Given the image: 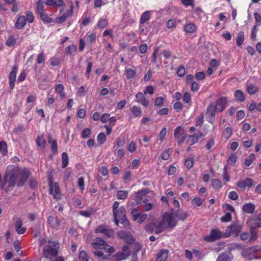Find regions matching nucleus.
Here are the masks:
<instances>
[{"instance_id": "obj_1", "label": "nucleus", "mask_w": 261, "mask_h": 261, "mask_svg": "<svg viewBox=\"0 0 261 261\" xmlns=\"http://www.w3.org/2000/svg\"><path fill=\"white\" fill-rule=\"evenodd\" d=\"M92 247L96 249L94 254L101 257L102 261H114V248L109 246L101 238H96L92 243Z\"/></svg>"}, {"instance_id": "obj_2", "label": "nucleus", "mask_w": 261, "mask_h": 261, "mask_svg": "<svg viewBox=\"0 0 261 261\" xmlns=\"http://www.w3.org/2000/svg\"><path fill=\"white\" fill-rule=\"evenodd\" d=\"M60 245L58 241L49 240L47 245L43 247L42 250L43 256L47 259H51L58 256Z\"/></svg>"}, {"instance_id": "obj_3", "label": "nucleus", "mask_w": 261, "mask_h": 261, "mask_svg": "<svg viewBox=\"0 0 261 261\" xmlns=\"http://www.w3.org/2000/svg\"><path fill=\"white\" fill-rule=\"evenodd\" d=\"M119 204L118 202L115 201V225L121 224V227L128 228H129V223L126 218L125 208L122 206L117 210Z\"/></svg>"}, {"instance_id": "obj_4", "label": "nucleus", "mask_w": 261, "mask_h": 261, "mask_svg": "<svg viewBox=\"0 0 261 261\" xmlns=\"http://www.w3.org/2000/svg\"><path fill=\"white\" fill-rule=\"evenodd\" d=\"M242 256L248 260L260 259L261 258V247L258 245L244 248L242 252Z\"/></svg>"}, {"instance_id": "obj_5", "label": "nucleus", "mask_w": 261, "mask_h": 261, "mask_svg": "<svg viewBox=\"0 0 261 261\" xmlns=\"http://www.w3.org/2000/svg\"><path fill=\"white\" fill-rule=\"evenodd\" d=\"M18 173L16 172L15 168L13 170L6 173L4 176V182L2 185V187L4 188L5 186H7L9 188L14 187L18 180Z\"/></svg>"}, {"instance_id": "obj_6", "label": "nucleus", "mask_w": 261, "mask_h": 261, "mask_svg": "<svg viewBox=\"0 0 261 261\" xmlns=\"http://www.w3.org/2000/svg\"><path fill=\"white\" fill-rule=\"evenodd\" d=\"M16 172L18 173V179L17 186L18 187H22L25 183L28 178L31 175V172L29 168L24 167L23 169H20L18 167H16Z\"/></svg>"}, {"instance_id": "obj_7", "label": "nucleus", "mask_w": 261, "mask_h": 261, "mask_svg": "<svg viewBox=\"0 0 261 261\" xmlns=\"http://www.w3.org/2000/svg\"><path fill=\"white\" fill-rule=\"evenodd\" d=\"M48 182L49 188V193L52 194L54 198L56 199H60L61 193L57 182H54L51 175L48 176Z\"/></svg>"}, {"instance_id": "obj_8", "label": "nucleus", "mask_w": 261, "mask_h": 261, "mask_svg": "<svg viewBox=\"0 0 261 261\" xmlns=\"http://www.w3.org/2000/svg\"><path fill=\"white\" fill-rule=\"evenodd\" d=\"M174 137L178 145H181L187 138V134L181 126H178L174 130Z\"/></svg>"}, {"instance_id": "obj_9", "label": "nucleus", "mask_w": 261, "mask_h": 261, "mask_svg": "<svg viewBox=\"0 0 261 261\" xmlns=\"http://www.w3.org/2000/svg\"><path fill=\"white\" fill-rule=\"evenodd\" d=\"M223 237L222 232L218 229H213L209 235L204 237V240L206 242H213L221 239Z\"/></svg>"}, {"instance_id": "obj_10", "label": "nucleus", "mask_w": 261, "mask_h": 261, "mask_svg": "<svg viewBox=\"0 0 261 261\" xmlns=\"http://www.w3.org/2000/svg\"><path fill=\"white\" fill-rule=\"evenodd\" d=\"M216 112L217 110L215 109L214 103L213 102L210 103L206 110V117L210 123H214Z\"/></svg>"}, {"instance_id": "obj_11", "label": "nucleus", "mask_w": 261, "mask_h": 261, "mask_svg": "<svg viewBox=\"0 0 261 261\" xmlns=\"http://www.w3.org/2000/svg\"><path fill=\"white\" fill-rule=\"evenodd\" d=\"M203 137V133L200 131H198L197 133H195L192 135H188L187 140L186 141V144L189 146H192L198 142V140Z\"/></svg>"}, {"instance_id": "obj_12", "label": "nucleus", "mask_w": 261, "mask_h": 261, "mask_svg": "<svg viewBox=\"0 0 261 261\" xmlns=\"http://www.w3.org/2000/svg\"><path fill=\"white\" fill-rule=\"evenodd\" d=\"M162 220L165 224L167 223V227L171 228H174L177 224L176 220L173 218V214L169 212L165 213L164 214Z\"/></svg>"}, {"instance_id": "obj_13", "label": "nucleus", "mask_w": 261, "mask_h": 261, "mask_svg": "<svg viewBox=\"0 0 261 261\" xmlns=\"http://www.w3.org/2000/svg\"><path fill=\"white\" fill-rule=\"evenodd\" d=\"M95 232L102 233L108 238H110L113 235L114 231L106 224H101L96 228Z\"/></svg>"}, {"instance_id": "obj_14", "label": "nucleus", "mask_w": 261, "mask_h": 261, "mask_svg": "<svg viewBox=\"0 0 261 261\" xmlns=\"http://www.w3.org/2000/svg\"><path fill=\"white\" fill-rule=\"evenodd\" d=\"M228 102V100L227 97H220L216 101L215 109L217 110L218 112L221 113L225 110Z\"/></svg>"}, {"instance_id": "obj_15", "label": "nucleus", "mask_w": 261, "mask_h": 261, "mask_svg": "<svg viewBox=\"0 0 261 261\" xmlns=\"http://www.w3.org/2000/svg\"><path fill=\"white\" fill-rule=\"evenodd\" d=\"M241 228L240 226L237 224H232L229 227H227L225 232L224 234L225 238H228L230 236L231 234H234L235 236H237L241 231Z\"/></svg>"}, {"instance_id": "obj_16", "label": "nucleus", "mask_w": 261, "mask_h": 261, "mask_svg": "<svg viewBox=\"0 0 261 261\" xmlns=\"http://www.w3.org/2000/svg\"><path fill=\"white\" fill-rule=\"evenodd\" d=\"M18 68V67L17 65H14L12 67V70L9 75V83L10 88L11 90H13L15 87V83L16 81Z\"/></svg>"}, {"instance_id": "obj_17", "label": "nucleus", "mask_w": 261, "mask_h": 261, "mask_svg": "<svg viewBox=\"0 0 261 261\" xmlns=\"http://www.w3.org/2000/svg\"><path fill=\"white\" fill-rule=\"evenodd\" d=\"M237 185L242 191H245L247 188H250L253 186V180L250 178H246L244 180H239L237 182Z\"/></svg>"}, {"instance_id": "obj_18", "label": "nucleus", "mask_w": 261, "mask_h": 261, "mask_svg": "<svg viewBox=\"0 0 261 261\" xmlns=\"http://www.w3.org/2000/svg\"><path fill=\"white\" fill-rule=\"evenodd\" d=\"M118 236L128 244H133L135 242V239L132 234L126 231H119L118 233Z\"/></svg>"}, {"instance_id": "obj_19", "label": "nucleus", "mask_w": 261, "mask_h": 261, "mask_svg": "<svg viewBox=\"0 0 261 261\" xmlns=\"http://www.w3.org/2000/svg\"><path fill=\"white\" fill-rule=\"evenodd\" d=\"M27 24L25 17L23 15H18L16 21L14 24L17 30H21L24 28Z\"/></svg>"}, {"instance_id": "obj_20", "label": "nucleus", "mask_w": 261, "mask_h": 261, "mask_svg": "<svg viewBox=\"0 0 261 261\" xmlns=\"http://www.w3.org/2000/svg\"><path fill=\"white\" fill-rule=\"evenodd\" d=\"M136 98L137 99V101L140 103L142 106L145 107L148 106L149 100L146 98L145 94L139 92L136 94Z\"/></svg>"}, {"instance_id": "obj_21", "label": "nucleus", "mask_w": 261, "mask_h": 261, "mask_svg": "<svg viewBox=\"0 0 261 261\" xmlns=\"http://www.w3.org/2000/svg\"><path fill=\"white\" fill-rule=\"evenodd\" d=\"M233 258L231 252L227 250L220 254L216 261H231Z\"/></svg>"}, {"instance_id": "obj_22", "label": "nucleus", "mask_w": 261, "mask_h": 261, "mask_svg": "<svg viewBox=\"0 0 261 261\" xmlns=\"http://www.w3.org/2000/svg\"><path fill=\"white\" fill-rule=\"evenodd\" d=\"M22 221L20 219H17L15 222V229L16 231L19 234H22L24 233L27 231V228L22 226Z\"/></svg>"}, {"instance_id": "obj_23", "label": "nucleus", "mask_w": 261, "mask_h": 261, "mask_svg": "<svg viewBox=\"0 0 261 261\" xmlns=\"http://www.w3.org/2000/svg\"><path fill=\"white\" fill-rule=\"evenodd\" d=\"M47 222L50 226L53 228H57L60 223L58 218L55 216H50L47 218Z\"/></svg>"}, {"instance_id": "obj_24", "label": "nucleus", "mask_w": 261, "mask_h": 261, "mask_svg": "<svg viewBox=\"0 0 261 261\" xmlns=\"http://www.w3.org/2000/svg\"><path fill=\"white\" fill-rule=\"evenodd\" d=\"M45 4L48 6L51 7H62L64 5L63 0H45Z\"/></svg>"}, {"instance_id": "obj_25", "label": "nucleus", "mask_w": 261, "mask_h": 261, "mask_svg": "<svg viewBox=\"0 0 261 261\" xmlns=\"http://www.w3.org/2000/svg\"><path fill=\"white\" fill-rule=\"evenodd\" d=\"M168 256V251L165 249L160 250L156 254L155 261H165Z\"/></svg>"}, {"instance_id": "obj_26", "label": "nucleus", "mask_w": 261, "mask_h": 261, "mask_svg": "<svg viewBox=\"0 0 261 261\" xmlns=\"http://www.w3.org/2000/svg\"><path fill=\"white\" fill-rule=\"evenodd\" d=\"M255 206L252 203H247L242 206V210L247 214H252L255 211Z\"/></svg>"}, {"instance_id": "obj_27", "label": "nucleus", "mask_w": 261, "mask_h": 261, "mask_svg": "<svg viewBox=\"0 0 261 261\" xmlns=\"http://www.w3.org/2000/svg\"><path fill=\"white\" fill-rule=\"evenodd\" d=\"M64 87L62 84H57L55 87V92L59 94L61 98H65L66 94L64 91Z\"/></svg>"}, {"instance_id": "obj_28", "label": "nucleus", "mask_w": 261, "mask_h": 261, "mask_svg": "<svg viewBox=\"0 0 261 261\" xmlns=\"http://www.w3.org/2000/svg\"><path fill=\"white\" fill-rule=\"evenodd\" d=\"M258 88L257 86L250 83H246V91L249 94H254L258 91Z\"/></svg>"}, {"instance_id": "obj_29", "label": "nucleus", "mask_w": 261, "mask_h": 261, "mask_svg": "<svg viewBox=\"0 0 261 261\" xmlns=\"http://www.w3.org/2000/svg\"><path fill=\"white\" fill-rule=\"evenodd\" d=\"M197 29V27L194 23H188L184 27V31L188 34L194 33Z\"/></svg>"}, {"instance_id": "obj_30", "label": "nucleus", "mask_w": 261, "mask_h": 261, "mask_svg": "<svg viewBox=\"0 0 261 261\" xmlns=\"http://www.w3.org/2000/svg\"><path fill=\"white\" fill-rule=\"evenodd\" d=\"M35 12L38 15L44 12V5L41 0H37L36 3Z\"/></svg>"}, {"instance_id": "obj_31", "label": "nucleus", "mask_w": 261, "mask_h": 261, "mask_svg": "<svg viewBox=\"0 0 261 261\" xmlns=\"http://www.w3.org/2000/svg\"><path fill=\"white\" fill-rule=\"evenodd\" d=\"M96 211V210L91 207L88 208L87 211H80L79 214L86 218H89L94 214Z\"/></svg>"}, {"instance_id": "obj_32", "label": "nucleus", "mask_w": 261, "mask_h": 261, "mask_svg": "<svg viewBox=\"0 0 261 261\" xmlns=\"http://www.w3.org/2000/svg\"><path fill=\"white\" fill-rule=\"evenodd\" d=\"M234 96L236 100L239 102H243L245 99L244 93L241 90H237L234 92Z\"/></svg>"}, {"instance_id": "obj_33", "label": "nucleus", "mask_w": 261, "mask_h": 261, "mask_svg": "<svg viewBox=\"0 0 261 261\" xmlns=\"http://www.w3.org/2000/svg\"><path fill=\"white\" fill-rule=\"evenodd\" d=\"M151 18L150 11H146L141 15L140 20V23L142 24L148 21Z\"/></svg>"}, {"instance_id": "obj_34", "label": "nucleus", "mask_w": 261, "mask_h": 261, "mask_svg": "<svg viewBox=\"0 0 261 261\" xmlns=\"http://www.w3.org/2000/svg\"><path fill=\"white\" fill-rule=\"evenodd\" d=\"M96 37L95 33H92L89 35L87 34L85 36V40L87 44L90 46L93 42H95Z\"/></svg>"}, {"instance_id": "obj_35", "label": "nucleus", "mask_w": 261, "mask_h": 261, "mask_svg": "<svg viewBox=\"0 0 261 261\" xmlns=\"http://www.w3.org/2000/svg\"><path fill=\"white\" fill-rule=\"evenodd\" d=\"M156 229L155 230V233L159 234L163 231L166 225L164 221L162 220L158 224L155 223Z\"/></svg>"}, {"instance_id": "obj_36", "label": "nucleus", "mask_w": 261, "mask_h": 261, "mask_svg": "<svg viewBox=\"0 0 261 261\" xmlns=\"http://www.w3.org/2000/svg\"><path fill=\"white\" fill-rule=\"evenodd\" d=\"M244 32L240 31L238 34L236 43L238 46H241L244 41Z\"/></svg>"}, {"instance_id": "obj_37", "label": "nucleus", "mask_w": 261, "mask_h": 261, "mask_svg": "<svg viewBox=\"0 0 261 261\" xmlns=\"http://www.w3.org/2000/svg\"><path fill=\"white\" fill-rule=\"evenodd\" d=\"M255 159V155L253 153H250L249 155L248 159H246L245 160L244 162V168H247L249 166H250L252 163H253V161Z\"/></svg>"}, {"instance_id": "obj_38", "label": "nucleus", "mask_w": 261, "mask_h": 261, "mask_svg": "<svg viewBox=\"0 0 261 261\" xmlns=\"http://www.w3.org/2000/svg\"><path fill=\"white\" fill-rule=\"evenodd\" d=\"M69 164V158L68 154L66 152H64L62 154V167L65 168Z\"/></svg>"}, {"instance_id": "obj_39", "label": "nucleus", "mask_w": 261, "mask_h": 261, "mask_svg": "<svg viewBox=\"0 0 261 261\" xmlns=\"http://www.w3.org/2000/svg\"><path fill=\"white\" fill-rule=\"evenodd\" d=\"M16 43V40L14 35H9L7 40L6 41V45L8 47H12L15 45Z\"/></svg>"}, {"instance_id": "obj_40", "label": "nucleus", "mask_w": 261, "mask_h": 261, "mask_svg": "<svg viewBox=\"0 0 261 261\" xmlns=\"http://www.w3.org/2000/svg\"><path fill=\"white\" fill-rule=\"evenodd\" d=\"M128 191L126 190H120L117 192V199L119 200L125 199L128 196Z\"/></svg>"}, {"instance_id": "obj_41", "label": "nucleus", "mask_w": 261, "mask_h": 261, "mask_svg": "<svg viewBox=\"0 0 261 261\" xmlns=\"http://www.w3.org/2000/svg\"><path fill=\"white\" fill-rule=\"evenodd\" d=\"M39 15L40 16L41 20L44 23H49L54 21V19L48 16V14H46L45 12L39 14Z\"/></svg>"}, {"instance_id": "obj_42", "label": "nucleus", "mask_w": 261, "mask_h": 261, "mask_svg": "<svg viewBox=\"0 0 261 261\" xmlns=\"http://www.w3.org/2000/svg\"><path fill=\"white\" fill-rule=\"evenodd\" d=\"M145 194H146L145 190H140L136 193L134 197V200L137 204L141 203L142 202V199L141 197V195Z\"/></svg>"}, {"instance_id": "obj_43", "label": "nucleus", "mask_w": 261, "mask_h": 261, "mask_svg": "<svg viewBox=\"0 0 261 261\" xmlns=\"http://www.w3.org/2000/svg\"><path fill=\"white\" fill-rule=\"evenodd\" d=\"M36 144L39 147L44 149L46 147V141L42 136H38L36 139Z\"/></svg>"}, {"instance_id": "obj_44", "label": "nucleus", "mask_w": 261, "mask_h": 261, "mask_svg": "<svg viewBox=\"0 0 261 261\" xmlns=\"http://www.w3.org/2000/svg\"><path fill=\"white\" fill-rule=\"evenodd\" d=\"M232 134V129L230 127H227L224 129L222 133V136L226 140H228Z\"/></svg>"}, {"instance_id": "obj_45", "label": "nucleus", "mask_w": 261, "mask_h": 261, "mask_svg": "<svg viewBox=\"0 0 261 261\" xmlns=\"http://www.w3.org/2000/svg\"><path fill=\"white\" fill-rule=\"evenodd\" d=\"M13 246L17 253L19 255H22L23 251L22 250V247L20 241L18 240L14 241L13 243Z\"/></svg>"}, {"instance_id": "obj_46", "label": "nucleus", "mask_w": 261, "mask_h": 261, "mask_svg": "<svg viewBox=\"0 0 261 261\" xmlns=\"http://www.w3.org/2000/svg\"><path fill=\"white\" fill-rule=\"evenodd\" d=\"M171 153V149L170 148H168L162 152V154L160 155V158L163 160H167L169 158Z\"/></svg>"}, {"instance_id": "obj_47", "label": "nucleus", "mask_w": 261, "mask_h": 261, "mask_svg": "<svg viewBox=\"0 0 261 261\" xmlns=\"http://www.w3.org/2000/svg\"><path fill=\"white\" fill-rule=\"evenodd\" d=\"M175 216L178 217L180 220L184 221L188 218V214L187 212H181L178 210L175 213Z\"/></svg>"}, {"instance_id": "obj_48", "label": "nucleus", "mask_w": 261, "mask_h": 261, "mask_svg": "<svg viewBox=\"0 0 261 261\" xmlns=\"http://www.w3.org/2000/svg\"><path fill=\"white\" fill-rule=\"evenodd\" d=\"M49 62L51 66H57L61 64L60 59L56 56H54L49 59Z\"/></svg>"}, {"instance_id": "obj_49", "label": "nucleus", "mask_w": 261, "mask_h": 261, "mask_svg": "<svg viewBox=\"0 0 261 261\" xmlns=\"http://www.w3.org/2000/svg\"><path fill=\"white\" fill-rule=\"evenodd\" d=\"M203 201V200H202L200 197H195L192 200L191 203L194 207H199L202 205Z\"/></svg>"}, {"instance_id": "obj_50", "label": "nucleus", "mask_w": 261, "mask_h": 261, "mask_svg": "<svg viewBox=\"0 0 261 261\" xmlns=\"http://www.w3.org/2000/svg\"><path fill=\"white\" fill-rule=\"evenodd\" d=\"M77 49L76 46L74 44H72L71 45L68 46L66 48V54L67 55H71L74 54Z\"/></svg>"}, {"instance_id": "obj_51", "label": "nucleus", "mask_w": 261, "mask_h": 261, "mask_svg": "<svg viewBox=\"0 0 261 261\" xmlns=\"http://www.w3.org/2000/svg\"><path fill=\"white\" fill-rule=\"evenodd\" d=\"M237 161V156L234 153H232L227 160V163L232 166H234Z\"/></svg>"}, {"instance_id": "obj_52", "label": "nucleus", "mask_w": 261, "mask_h": 261, "mask_svg": "<svg viewBox=\"0 0 261 261\" xmlns=\"http://www.w3.org/2000/svg\"><path fill=\"white\" fill-rule=\"evenodd\" d=\"M212 187L215 190H218L220 189L222 186V184L221 180L218 179H212Z\"/></svg>"}, {"instance_id": "obj_53", "label": "nucleus", "mask_w": 261, "mask_h": 261, "mask_svg": "<svg viewBox=\"0 0 261 261\" xmlns=\"http://www.w3.org/2000/svg\"><path fill=\"white\" fill-rule=\"evenodd\" d=\"M128 257V254L121 251L115 253V261H121L125 259Z\"/></svg>"}, {"instance_id": "obj_54", "label": "nucleus", "mask_w": 261, "mask_h": 261, "mask_svg": "<svg viewBox=\"0 0 261 261\" xmlns=\"http://www.w3.org/2000/svg\"><path fill=\"white\" fill-rule=\"evenodd\" d=\"M215 145L214 138H212L207 141L205 146L207 150L211 151L212 148L214 147Z\"/></svg>"}, {"instance_id": "obj_55", "label": "nucleus", "mask_w": 261, "mask_h": 261, "mask_svg": "<svg viewBox=\"0 0 261 261\" xmlns=\"http://www.w3.org/2000/svg\"><path fill=\"white\" fill-rule=\"evenodd\" d=\"M0 151L4 156L6 155L8 153L7 144L4 141L0 142Z\"/></svg>"}, {"instance_id": "obj_56", "label": "nucleus", "mask_w": 261, "mask_h": 261, "mask_svg": "<svg viewBox=\"0 0 261 261\" xmlns=\"http://www.w3.org/2000/svg\"><path fill=\"white\" fill-rule=\"evenodd\" d=\"M243 249V246L241 244L239 243H234L232 244L230 247L228 248V251H230V252H231L232 251L235 250H241Z\"/></svg>"}, {"instance_id": "obj_57", "label": "nucleus", "mask_w": 261, "mask_h": 261, "mask_svg": "<svg viewBox=\"0 0 261 261\" xmlns=\"http://www.w3.org/2000/svg\"><path fill=\"white\" fill-rule=\"evenodd\" d=\"M106 140V135L104 133H99L97 137V141L99 145L103 144Z\"/></svg>"}, {"instance_id": "obj_58", "label": "nucleus", "mask_w": 261, "mask_h": 261, "mask_svg": "<svg viewBox=\"0 0 261 261\" xmlns=\"http://www.w3.org/2000/svg\"><path fill=\"white\" fill-rule=\"evenodd\" d=\"M26 15V21H27L29 23H32L34 21V17L33 13L30 11H27L25 13Z\"/></svg>"}, {"instance_id": "obj_59", "label": "nucleus", "mask_w": 261, "mask_h": 261, "mask_svg": "<svg viewBox=\"0 0 261 261\" xmlns=\"http://www.w3.org/2000/svg\"><path fill=\"white\" fill-rule=\"evenodd\" d=\"M50 145L51 149L54 154H57L58 151V145L57 141L56 139L53 140L51 143H49Z\"/></svg>"}, {"instance_id": "obj_60", "label": "nucleus", "mask_w": 261, "mask_h": 261, "mask_svg": "<svg viewBox=\"0 0 261 261\" xmlns=\"http://www.w3.org/2000/svg\"><path fill=\"white\" fill-rule=\"evenodd\" d=\"M194 164V160L193 158H190L186 159L185 162V165L188 169L192 168Z\"/></svg>"}, {"instance_id": "obj_61", "label": "nucleus", "mask_w": 261, "mask_h": 261, "mask_svg": "<svg viewBox=\"0 0 261 261\" xmlns=\"http://www.w3.org/2000/svg\"><path fill=\"white\" fill-rule=\"evenodd\" d=\"M132 112L135 117H138L141 114L142 110L139 107L135 106L132 108Z\"/></svg>"}, {"instance_id": "obj_62", "label": "nucleus", "mask_w": 261, "mask_h": 261, "mask_svg": "<svg viewBox=\"0 0 261 261\" xmlns=\"http://www.w3.org/2000/svg\"><path fill=\"white\" fill-rule=\"evenodd\" d=\"M79 261H89V257L85 251H81L79 255Z\"/></svg>"}, {"instance_id": "obj_63", "label": "nucleus", "mask_w": 261, "mask_h": 261, "mask_svg": "<svg viewBox=\"0 0 261 261\" xmlns=\"http://www.w3.org/2000/svg\"><path fill=\"white\" fill-rule=\"evenodd\" d=\"M204 116L202 114L198 116L195 119V125L196 126H201L203 123Z\"/></svg>"}, {"instance_id": "obj_64", "label": "nucleus", "mask_w": 261, "mask_h": 261, "mask_svg": "<svg viewBox=\"0 0 261 261\" xmlns=\"http://www.w3.org/2000/svg\"><path fill=\"white\" fill-rule=\"evenodd\" d=\"M253 221L254 226L252 227H261V214H259L257 216V219L255 220H252Z\"/></svg>"}]
</instances>
